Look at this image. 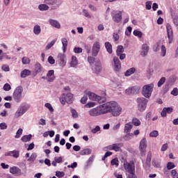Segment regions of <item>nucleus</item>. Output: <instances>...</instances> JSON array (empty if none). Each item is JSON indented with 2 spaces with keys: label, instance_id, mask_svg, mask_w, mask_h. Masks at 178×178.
Segmentation results:
<instances>
[{
  "label": "nucleus",
  "instance_id": "c9c22d12",
  "mask_svg": "<svg viewBox=\"0 0 178 178\" xmlns=\"http://www.w3.org/2000/svg\"><path fill=\"white\" fill-rule=\"evenodd\" d=\"M165 81H166V78L165 76L161 77L158 82V84H157L158 87H161L163 86V84L165 83Z\"/></svg>",
  "mask_w": 178,
  "mask_h": 178
},
{
  "label": "nucleus",
  "instance_id": "6e6552de",
  "mask_svg": "<svg viewBox=\"0 0 178 178\" xmlns=\"http://www.w3.org/2000/svg\"><path fill=\"white\" fill-rule=\"evenodd\" d=\"M29 109H30V106H29V104H24L19 106L15 113V118H19V116H22L24 113H26Z\"/></svg>",
  "mask_w": 178,
  "mask_h": 178
},
{
  "label": "nucleus",
  "instance_id": "79ce46f5",
  "mask_svg": "<svg viewBox=\"0 0 178 178\" xmlns=\"http://www.w3.org/2000/svg\"><path fill=\"white\" fill-rule=\"evenodd\" d=\"M111 163L113 166H119V159L118 158L111 160Z\"/></svg>",
  "mask_w": 178,
  "mask_h": 178
},
{
  "label": "nucleus",
  "instance_id": "49530a36",
  "mask_svg": "<svg viewBox=\"0 0 178 178\" xmlns=\"http://www.w3.org/2000/svg\"><path fill=\"white\" fill-rule=\"evenodd\" d=\"M175 167V163L172 162H168L167 163V169L168 170H170L171 169H173Z\"/></svg>",
  "mask_w": 178,
  "mask_h": 178
},
{
  "label": "nucleus",
  "instance_id": "09e8293b",
  "mask_svg": "<svg viewBox=\"0 0 178 178\" xmlns=\"http://www.w3.org/2000/svg\"><path fill=\"white\" fill-rule=\"evenodd\" d=\"M152 5V2L146 1L145 2V9H147V10H151Z\"/></svg>",
  "mask_w": 178,
  "mask_h": 178
},
{
  "label": "nucleus",
  "instance_id": "680f3d73",
  "mask_svg": "<svg viewBox=\"0 0 178 178\" xmlns=\"http://www.w3.org/2000/svg\"><path fill=\"white\" fill-rule=\"evenodd\" d=\"M93 106H95V102H88L85 105V108H92Z\"/></svg>",
  "mask_w": 178,
  "mask_h": 178
},
{
  "label": "nucleus",
  "instance_id": "bb28decb",
  "mask_svg": "<svg viewBox=\"0 0 178 178\" xmlns=\"http://www.w3.org/2000/svg\"><path fill=\"white\" fill-rule=\"evenodd\" d=\"M33 33L35 35H40L41 34V26L38 24L35 25L33 26Z\"/></svg>",
  "mask_w": 178,
  "mask_h": 178
},
{
  "label": "nucleus",
  "instance_id": "a19ab883",
  "mask_svg": "<svg viewBox=\"0 0 178 178\" xmlns=\"http://www.w3.org/2000/svg\"><path fill=\"white\" fill-rule=\"evenodd\" d=\"M134 35H136V37L141 38L143 37V32L138 30H135L134 31Z\"/></svg>",
  "mask_w": 178,
  "mask_h": 178
},
{
  "label": "nucleus",
  "instance_id": "c85d7f7f",
  "mask_svg": "<svg viewBox=\"0 0 178 178\" xmlns=\"http://www.w3.org/2000/svg\"><path fill=\"white\" fill-rule=\"evenodd\" d=\"M135 72H136V68L131 67L125 72L124 76L125 77H129V76H131V74H134Z\"/></svg>",
  "mask_w": 178,
  "mask_h": 178
},
{
  "label": "nucleus",
  "instance_id": "9b49d317",
  "mask_svg": "<svg viewBox=\"0 0 178 178\" xmlns=\"http://www.w3.org/2000/svg\"><path fill=\"white\" fill-rule=\"evenodd\" d=\"M124 168L125 170L129 172V175H131V173H136V165H134V163H124Z\"/></svg>",
  "mask_w": 178,
  "mask_h": 178
},
{
  "label": "nucleus",
  "instance_id": "bf43d9fd",
  "mask_svg": "<svg viewBox=\"0 0 178 178\" xmlns=\"http://www.w3.org/2000/svg\"><path fill=\"white\" fill-rule=\"evenodd\" d=\"M44 106L47 108V109H49V111H50L51 112H54V107H52V105H51V104L46 103L44 104Z\"/></svg>",
  "mask_w": 178,
  "mask_h": 178
},
{
  "label": "nucleus",
  "instance_id": "37998d69",
  "mask_svg": "<svg viewBox=\"0 0 178 178\" xmlns=\"http://www.w3.org/2000/svg\"><path fill=\"white\" fill-rule=\"evenodd\" d=\"M88 62L90 63L91 66L94 65V62L95 63V58L92 56H88Z\"/></svg>",
  "mask_w": 178,
  "mask_h": 178
},
{
  "label": "nucleus",
  "instance_id": "473e14b6",
  "mask_svg": "<svg viewBox=\"0 0 178 178\" xmlns=\"http://www.w3.org/2000/svg\"><path fill=\"white\" fill-rule=\"evenodd\" d=\"M91 152V149L87 148L80 151L79 154L80 155H90Z\"/></svg>",
  "mask_w": 178,
  "mask_h": 178
},
{
  "label": "nucleus",
  "instance_id": "052dcab7",
  "mask_svg": "<svg viewBox=\"0 0 178 178\" xmlns=\"http://www.w3.org/2000/svg\"><path fill=\"white\" fill-rule=\"evenodd\" d=\"M101 130V127L99 126H96L94 129H92V133L93 134H96V133H98Z\"/></svg>",
  "mask_w": 178,
  "mask_h": 178
},
{
  "label": "nucleus",
  "instance_id": "a211bd4d",
  "mask_svg": "<svg viewBox=\"0 0 178 178\" xmlns=\"http://www.w3.org/2000/svg\"><path fill=\"white\" fill-rule=\"evenodd\" d=\"M139 148L141 154H144L145 152V149H147V139H145V138H143L140 140Z\"/></svg>",
  "mask_w": 178,
  "mask_h": 178
},
{
  "label": "nucleus",
  "instance_id": "0e129e2a",
  "mask_svg": "<svg viewBox=\"0 0 178 178\" xmlns=\"http://www.w3.org/2000/svg\"><path fill=\"white\" fill-rule=\"evenodd\" d=\"M171 95H174V97H177L178 95V89L177 88H175L172 91H171Z\"/></svg>",
  "mask_w": 178,
  "mask_h": 178
},
{
  "label": "nucleus",
  "instance_id": "6e6d98bb",
  "mask_svg": "<svg viewBox=\"0 0 178 178\" xmlns=\"http://www.w3.org/2000/svg\"><path fill=\"white\" fill-rule=\"evenodd\" d=\"M14 158H19V153L18 150H13L12 151V155Z\"/></svg>",
  "mask_w": 178,
  "mask_h": 178
},
{
  "label": "nucleus",
  "instance_id": "338daca9",
  "mask_svg": "<svg viewBox=\"0 0 178 178\" xmlns=\"http://www.w3.org/2000/svg\"><path fill=\"white\" fill-rule=\"evenodd\" d=\"M131 30H133L131 26H128L127 31H125V34L127 35H130L131 34Z\"/></svg>",
  "mask_w": 178,
  "mask_h": 178
},
{
  "label": "nucleus",
  "instance_id": "72a5a7b5",
  "mask_svg": "<svg viewBox=\"0 0 178 178\" xmlns=\"http://www.w3.org/2000/svg\"><path fill=\"white\" fill-rule=\"evenodd\" d=\"M35 71L36 73H41V72H42V67L41 66V64L37 63L35 65Z\"/></svg>",
  "mask_w": 178,
  "mask_h": 178
},
{
  "label": "nucleus",
  "instance_id": "58836bf2",
  "mask_svg": "<svg viewBox=\"0 0 178 178\" xmlns=\"http://www.w3.org/2000/svg\"><path fill=\"white\" fill-rule=\"evenodd\" d=\"M132 123L135 126H140L141 124V121H140V120H138V118H134L132 120Z\"/></svg>",
  "mask_w": 178,
  "mask_h": 178
},
{
  "label": "nucleus",
  "instance_id": "f704fd0d",
  "mask_svg": "<svg viewBox=\"0 0 178 178\" xmlns=\"http://www.w3.org/2000/svg\"><path fill=\"white\" fill-rule=\"evenodd\" d=\"M38 9L40 10H48L49 9V6H48V4H40L38 6Z\"/></svg>",
  "mask_w": 178,
  "mask_h": 178
},
{
  "label": "nucleus",
  "instance_id": "9d476101",
  "mask_svg": "<svg viewBox=\"0 0 178 178\" xmlns=\"http://www.w3.org/2000/svg\"><path fill=\"white\" fill-rule=\"evenodd\" d=\"M57 62L61 67L66 66V55L59 53L57 56Z\"/></svg>",
  "mask_w": 178,
  "mask_h": 178
},
{
  "label": "nucleus",
  "instance_id": "4be33fe9",
  "mask_svg": "<svg viewBox=\"0 0 178 178\" xmlns=\"http://www.w3.org/2000/svg\"><path fill=\"white\" fill-rule=\"evenodd\" d=\"M10 173H12V175H22V170L14 166L10 168Z\"/></svg>",
  "mask_w": 178,
  "mask_h": 178
},
{
  "label": "nucleus",
  "instance_id": "4c0bfd02",
  "mask_svg": "<svg viewBox=\"0 0 178 178\" xmlns=\"http://www.w3.org/2000/svg\"><path fill=\"white\" fill-rule=\"evenodd\" d=\"M22 134H23V129L22 128H19L16 132L15 138H20V136H22Z\"/></svg>",
  "mask_w": 178,
  "mask_h": 178
},
{
  "label": "nucleus",
  "instance_id": "2eb2a0df",
  "mask_svg": "<svg viewBox=\"0 0 178 178\" xmlns=\"http://www.w3.org/2000/svg\"><path fill=\"white\" fill-rule=\"evenodd\" d=\"M166 30L169 44H172V42H173V29H172V26H170V24H166Z\"/></svg>",
  "mask_w": 178,
  "mask_h": 178
},
{
  "label": "nucleus",
  "instance_id": "b1692460",
  "mask_svg": "<svg viewBox=\"0 0 178 178\" xmlns=\"http://www.w3.org/2000/svg\"><path fill=\"white\" fill-rule=\"evenodd\" d=\"M132 129H133V125H131V123L130 122L126 123L124 124V133H130Z\"/></svg>",
  "mask_w": 178,
  "mask_h": 178
},
{
  "label": "nucleus",
  "instance_id": "a18cd8bd",
  "mask_svg": "<svg viewBox=\"0 0 178 178\" xmlns=\"http://www.w3.org/2000/svg\"><path fill=\"white\" fill-rule=\"evenodd\" d=\"M37 158V154L36 153H33L31 156L28 159V161H35V159Z\"/></svg>",
  "mask_w": 178,
  "mask_h": 178
},
{
  "label": "nucleus",
  "instance_id": "8fccbe9b",
  "mask_svg": "<svg viewBox=\"0 0 178 178\" xmlns=\"http://www.w3.org/2000/svg\"><path fill=\"white\" fill-rule=\"evenodd\" d=\"M152 165L154 166V168H161V162L156 160H153Z\"/></svg>",
  "mask_w": 178,
  "mask_h": 178
},
{
  "label": "nucleus",
  "instance_id": "5701e85b",
  "mask_svg": "<svg viewBox=\"0 0 178 178\" xmlns=\"http://www.w3.org/2000/svg\"><path fill=\"white\" fill-rule=\"evenodd\" d=\"M49 23L51 26H53V27H55L56 29H60V24L55 19H50Z\"/></svg>",
  "mask_w": 178,
  "mask_h": 178
},
{
  "label": "nucleus",
  "instance_id": "ea45409f",
  "mask_svg": "<svg viewBox=\"0 0 178 178\" xmlns=\"http://www.w3.org/2000/svg\"><path fill=\"white\" fill-rule=\"evenodd\" d=\"M83 15L85 16V17H87L88 19H91L92 16L91 14L88 12V10L83 9Z\"/></svg>",
  "mask_w": 178,
  "mask_h": 178
},
{
  "label": "nucleus",
  "instance_id": "412c9836",
  "mask_svg": "<svg viewBox=\"0 0 178 178\" xmlns=\"http://www.w3.org/2000/svg\"><path fill=\"white\" fill-rule=\"evenodd\" d=\"M55 71L54 70H49L47 76V81L49 83H52L55 80Z\"/></svg>",
  "mask_w": 178,
  "mask_h": 178
},
{
  "label": "nucleus",
  "instance_id": "5fc2aeb1",
  "mask_svg": "<svg viewBox=\"0 0 178 178\" xmlns=\"http://www.w3.org/2000/svg\"><path fill=\"white\" fill-rule=\"evenodd\" d=\"M47 60L50 65H55V59L52 56H49Z\"/></svg>",
  "mask_w": 178,
  "mask_h": 178
},
{
  "label": "nucleus",
  "instance_id": "864d4df0",
  "mask_svg": "<svg viewBox=\"0 0 178 178\" xmlns=\"http://www.w3.org/2000/svg\"><path fill=\"white\" fill-rule=\"evenodd\" d=\"M151 158H152V153L151 152H149L146 159V163L148 164L151 162Z\"/></svg>",
  "mask_w": 178,
  "mask_h": 178
},
{
  "label": "nucleus",
  "instance_id": "39448f33",
  "mask_svg": "<svg viewBox=\"0 0 178 178\" xmlns=\"http://www.w3.org/2000/svg\"><path fill=\"white\" fill-rule=\"evenodd\" d=\"M138 111L139 112H144L147 109V104H148V99L145 97H138L137 99Z\"/></svg>",
  "mask_w": 178,
  "mask_h": 178
},
{
  "label": "nucleus",
  "instance_id": "7c9ffc66",
  "mask_svg": "<svg viewBox=\"0 0 178 178\" xmlns=\"http://www.w3.org/2000/svg\"><path fill=\"white\" fill-rule=\"evenodd\" d=\"M61 42L63 44V51L65 53V52H66V49H67V39L63 38L61 40Z\"/></svg>",
  "mask_w": 178,
  "mask_h": 178
},
{
  "label": "nucleus",
  "instance_id": "c03bdc74",
  "mask_svg": "<svg viewBox=\"0 0 178 178\" xmlns=\"http://www.w3.org/2000/svg\"><path fill=\"white\" fill-rule=\"evenodd\" d=\"M71 113H72V118H79V114L77 113V111H76V109L71 108Z\"/></svg>",
  "mask_w": 178,
  "mask_h": 178
},
{
  "label": "nucleus",
  "instance_id": "4468645a",
  "mask_svg": "<svg viewBox=\"0 0 178 178\" xmlns=\"http://www.w3.org/2000/svg\"><path fill=\"white\" fill-rule=\"evenodd\" d=\"M93 72L95 74H99L101 70H102V65L101 64V60H97L95 61L94 66L92 67Z\"/></svg>",
  "mask_w": 178,
  "mask_h": 178
},
{
  "label": "nucleus",
  "instance_id": "69168bd1",
  "mask_svg": "<svg viewBox=\"0 0 178 178\" xmlns=\"http://www.w3.org/2000/svg\"><path fill=\"white\" fill-rule=\"evenodd\" d=\"M56 176L57 177H63V176H65V172H60V171H56Z\"/></svg>",
  "mask_w": 178,
  "mask_h": 178
},
{
  "label": "nucleus",
  "instance_id": "1a4fd4ad",
  "mask_svg": "<svg viewBox=\"0 0 178 178\" xmlns=\"http://www.w3.org/2000/svg\"><path fill=\"white\" fill-rule=\"evenodd\" d=\"M111 16H112L113 20V22H115V23H120V22H122V19H123V17H122L121 11L113 10L111 13Z\"/></svg>",
  "mask_w": 178,
  "mask_h": 178
},
{
  "label": "nucleus",
  "instance_id": "7ed1b4c3",
  "mask_svg": "<svg viewBox=\"0 0 178 178\" xmlns=\"http://www.w3.org/2000/svg\"><path fill=\"white\" fill-rule=\"evenodd\" d=\"M105 114V104L92 108L89 111L90 116L95 117Z\"/></svg>",
  "mask_w": 178,
  "mask_h": 178
},
{
  "label": "nucleus",
  "instance_id": "393cba45",
  "mask_svg": "<svg viewBox=\"0 0 178 178\" xmlns=\"http://www.w3.org/2000/svg\"><path fill=\"white\" fill-rule=\"evenodd\" d=\"M32 138H33L32 134L24 135L22 137L21 140L23 143H29V141L31 140Z\"/></svg>",
  "mask_w": 178,
  "mask_h": 178
},
{
  "label": "nucleus",
  "instance_id": "dca6fc26",
  "mask_svg": "<svg viewBox=\"0 0 178 178\" xmlns=\"http://www.w3.org/2000/svg\"><path fill=\"white\" fill-rule=\"evenodd\" d=\"M113 62H114L115 72H120V69H122V64L120 63V60H119V58L116 56L114 57Z\"/></svg>",
  "mask_w": 178,
  "mask_h": 178
},
{
  "label": "nucleus",
  "instance_id": "f257e3e1",
  "mask_svg": "<svg viewBox=\"0 0 178 178\" xmlns=\"http://www.w3.org/2000/svg\"><path fill=\"white\" fill-rule=\"evenodd\" d=\"M105 113L111 112L113 116H119L122 113V107L115 102H110L104 104Z\"/></svg>",
  "mask_w": 178,
  "mask_h": 178
},
{
  "label": "nucleus",
  "instance_id": "e2e57ef3",
  "mask_svg": "<svg viewBox=\"0 0 178 178\" xmlns=\"http://www.w3.org/2000/svg\"><path fill=\"white\" fill-rule=\"evenodd\" d=\"M74 52L75 54H81V52H83V49L81 47H74Z\"/></svg>",
  "mask_w": 178,
  "mask_h": 178
},
{
  "label": "nucleus",
  "instance_id": "aec40b11",
  "mask_svg": "<svg viewBox=\"0 0 178 178\" xmlns=\"http://www.w3.org/2000/svg\"><path fill=\"white\" fill-rule=\"evenodd\" d=\"M86 95L91 101H101V96H98L94 92H88Z\"/></svg>",
  "mask_w": 178,
  "mask_h": 178
},
{
  "label": "nucleus",
  "instance_id": "c756f323",
  "mask_svg": "<svg viewBox=\"0 0 178 178\" xmlns=\"http://www.w3.org/2000/svg\"><path fill=\"white\" fill-rule=\"evenodd\" d=\"M104 45L107 52H108V54H112V44H111L109 42H106Z\"/></svg>",
  "mask_w": 178,
  "mask_h": 178
},
{
  "label": "nucleus",
  "instance_id": "4d7b16f0",
  "mask_svg": "<svg viewBox=\"0 0 178 178\" xmlns=\"http://www.w3.org/2000/svg\"><path fill=\"white\" fill-rule=\"evenodd\" d=\"M159 132L158 131H153L149 134V137H158Z\"/></svg>",
  "mask_w": 178,
  "mask_h": 178
},
{
  "label": "nucleus",
  "instance_id": "f3484780",
  "mask_svg": "<svg viewBox=\"0 0 178 178\" xmlns=\"http://www.w3.org/2000/svg\"><path fill=\"white\" fill-rule=\"evenodd\" d=\"M99 49H101V45H99V42H96L92 49V56H97L98 55V52H99Z\"/></svg>",
  "mask_w": 178,
  "mask_h": 178
},
{
  "label": "nucleus",
  "instance_id": "cd10ccee",
  "mask_svg": "<svg viewBox=\"0 0 178 178\" xmlns=\"http://www.w3.org/2000/svg\"><path fill=\"white\" fill-rule=\"evenodd\" d=\"M122 143H118V144H113L111 149L115 151V152H118L119 151H122V149L120 147H122Z\"/></svg>",
  "mask_w": 178,
  "mask_h": 178
},
{
  "label": "nucleus",
  "instance_id": "13d9d810",
  "mask_svg": "<svg viewBox=\"0 0 178 178\" xmlns=\"http://www.w3.org/2000/svg\"><path fill=\"white\" fill-rule=\"evenodd\" d=\"M88 99V96L87 95H85L81 99V102L82 104H87V100Z\"/></svg>",
  "mask_w": 178,
  "mask_h": 178
},
{
  "label": "nucleus",
  "instance_id": "e433bc0d",
  "mask_svg": "<svg viewBox=\"0 0 178 178\" xmlns=\"http://www.w3.org/2000/svg\"><path fill=\"white\" fill-rule=\"evenodd\" d=\"M56 42V40H53L51 42L48 43L45 47L46 49H51V48L54 47Z\"/></svg>",
  "mask_w": 178,
  "mask_h": 178
},
{
  "label": "nucleus",
  "instance_id": "0eeeda50",
  "mask_svg": "<svg viewBox=\"0 0 178 178\" xmlns=\"http://www.w3.org/2000/svg\"><path fill=\"white\" fill-rule=\"evenodd\" d=\"M23 92V87L22 86H18L16 88L15 90L13 95V98L15 101V102H20L22 101V94Z\"/></svg>",
  "mask_w": 178,
  "mask_h": 178
},
{
  "label": "nucleus",
  "instance_id": "f03ea898",
  "mask_svg": "<svg viewBox=\"0 0 178 178\" xmlns=\"http://www.w3.org/2000/svg\"><path fill=\"white\" fill-rule=\"evenodd\" d=\"M154 91V83H149L143 86L142 88V95L145 98H150Z\"/></svg>",
  "mask_w": 178,
  "mask_h": 178
},
{
  "label": "nucleus",
  "instance_id": "f8f14e48",
  "mask_svg": "<svg viewBox=\"0 0 178 178\" xmlns=\"http://www.w3.org/2000/svg\"><path fill=\"white\" fill-rule=\"evenodd\" d=\"M138 92H140L139 86H133L125 90V94H127V95H136Z\"/></svg>",
  "mask_w": 178,
  "mask_h": 178
},
{
  "label": "nucleus",
  "instance_id": "2f4dec72",
  "mask_svg": "<svg viewBox=\"0 0 178 178\" xmlns=\"http://www.w3.org/2000/svg\"><path fill=\"white\" fill-rule=\"evenodd\" d=\"M77 58H76V56H72V61L70 63L71 67H76V66H77Z\"/></svg>",
  "mask_w": 178,
  "mask_h": 178
},
{
  "label": "nucleus",
  "instance_id": "423d86ee",
  "mask_svg": "<svg viewBox=\"0 0 178 178\" xmlns=\"http://www.w3.org/2000/svg\"><path fill=\"white\" fill-rule=\"evenodd\" d=\"M62 0H44V3H46V5H49V6H51V10L58 9L60 5H62Z\"/></svg>",
  "mask_w": 178,
  "mask_h": 178
},
{
  "label": "nucleus",
  "instance_id": "a878e982",
  "mask_svg": "<svg viewBox=\"0 0 178 178\" xmlns=\"http://www.w3.org/2000/svg\"><path fill=\"white\" fill-rule=\"evenodd\" d=\"M30 74H31V71L25 69L21 72L20 76L22 79H26V77H27V76H30Z\"/></svg>",
  "mask_w": 178,
  "mask_h": 178
},
{
  "label": "nucleus",
  "instance_id": "774afa93",
  "mask_svg": "<svg viewBox=\"0 0 178 178\" xmlns=\"http://www.w3.org/2000/svg\"><path fill=\"white\" fill-rule=\"evenodd\" d=\"M173 23L176 26H178V16L174 17Z\"/></svg>",
  "mask_w": 178,
  "mask_h": 178
},
{
  "label": "nucleus",
  "instance_id": "ddd939ff",
  "mask_svg": "<svg viewBox=\"0 0 178 178\" xmlns=\"http://www.w3.org/2000/svg\"><path fill=\"white\" fill-rule=\"evenodd\" d=\"M124 52V47L122 45H119L117 47L116 54L117 56H119L120 60H123L126 58V54H123Z\"/></svg>",
  "mask_w": 178,
  "mask_h": 178
},
{
  "label": "nucleus",
  "instance_id": "6ab92c4d",
  "mask_svg": "<svg viewBox=\"0 0 178 178\" xmlns=\"http://www.w3.org/2000/svg\"><path fill=\"white\" fill-rule=\"evenodd\" d=\"M148 51H149V46L147 44H144L141 47V56L145 57L148 55Z\"/></svg>",
  "mask_w": 178,
  "mask_h": 178
},
{
  "label": "nucleus",
  "instance_id": "603ef678",
  "mask_svg": "<svg viewBox=\"0 0 178 178\" xmlns=\"http://www.w3.org/2000/svg\"><path fill=\"white\" fill-rule=\"evenodd\" d=\"M12 89V87L10 86V85L9 83H6L3 87V90H4V91H10V90Z\"/></svg>",
  "mask_w": 178,
  "mask_h": 178
},
{
  "label": "nucleus",
  "instance_id": "de8ad7c7",
  "mask_svg": "<svg viewBox=\"0 0 178 178\" xmlns=\"http://www.w3.org/2000/svg\"><path fill=\"white\" fill-rule=\"evenodd\" d=\"M23 65H29L30 63V59L27 57H24L22 59Z\"/></svg>",
  "mask_w": 178,
  "mask_h": 178
},
{
  "label": "nucleus",
  "instance_id": "20e7f679",
  "mask_svg": "<svg viewBox=\"0 0 178 178\" xmlns=\"http://www.w3.org/2000/svg\"><path fill=\"white\" fill-rule=\"evenodd\" d=\"M60 102L62 105L67 104H72L73 102V94L68 92L67 93H63L60 97Z\"/></svg>",
  "mask_w": 178,
  "mask_h": 178
},
{
  "label": "nucleus",
  "instance_id": "3c124183",
  "mask_svg": "<svg viewBox=\"0 0 178 178\" xmlns=\"http://www.w3.org/2000/svg\"><path fill=\"white\" fill-rule=\"evenodd\" d=\"M165 55H166V47H165V45H162L161 56L163 57V56H165Z\"/></svg>",
  "mask_w": 178,
  "mask_h": 178
}]
</instances>
